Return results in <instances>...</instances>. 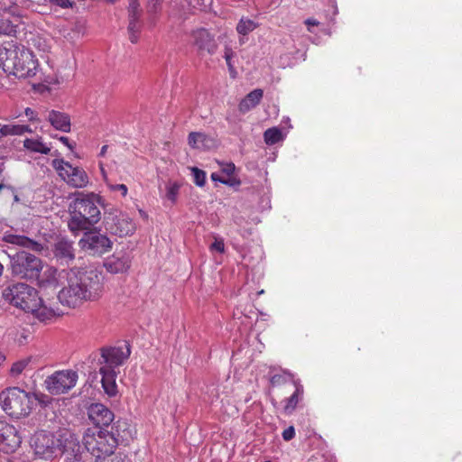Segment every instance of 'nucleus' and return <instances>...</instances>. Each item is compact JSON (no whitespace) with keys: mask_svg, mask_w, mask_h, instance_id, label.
Masks as SVG:
<instances>
[{"mask_svg":"<svg viewBox=\"0 0 462 462\" xmlns=\"http://www.w3.org/2000/svg\"><path fill=\"white\" fill-rule=\"evenodd\" d=\"M66 284L58 293L63 306L77 308L88 300H97L103 291V274L97 268L62 270L59 274Z\"/></svg>","mask_w":462,"mask_h":462,"instance_id":"nucleus-1","label":"nucleus"},{"mask_svg":"<svg viewBox=\"0 0 462 462\" xmlns=\"http://www.w3.org/2000/svg\"><path fill=\"white\" fill-rule=\"evenodd\" d=\"M99 202L100 198L94 193H75V199L69 206L68 221V227L74 236L93 228L100 221Z\"/></svg>","mask_w":462,"mask_h":462,"instance_id":"nucleus-2","label":"nucleus"},{"mask_svg":"<svg viewBox=\"0 0 462 462\" xmlns=\"http://www.w3.org/2000/svg\"><path fill=\"white\" fill-rule=\"evenodd\" d=\"M10 268L13 276L32 281L37 280L40 286L53 284L56 282L57 270L47 268L43 273L47 278H41V272L43 268L42 260L25 250L10 256Z\"/></svg>","mask_w":462,"mask_h":462,"instance_id":"nucleus-3","label":"nucleus"},{"mask_svg":"<svg viewBox=\"0 0 462 462\" xmlns=\"http://www.w3.org/2000/svg\"><path fill=\"white\" fill-rule=\"evenodd\" d=\"M33 404V396L19 387L6 388L0 393V406L9 416L19 419L27 416Z\"/></svg>","mask_w":462,"mask_h":462,"instance_id":"nucleus-4","label":"nucleus"},{"mask_svg":"<svg viewBox=\"0 0 462 462\" xmlns=\"http://www.w3.org/2000/svg\"><path fill=\"white\" fill-rule=\"evenodd\" d=\"M82 443L88 453L95 459H99L114 454L117 447V439L113 434H108L106 429H87L82 437Z\"/></svg>","mask_w":462,"mask_h":462,"instance_id":"nucleus-5","label":"nucleus"},{"mask_svg":"<svg viewBox=\"0 0 462 462\" xmlns=\"http://www.w3.org/2000/svg\"><path fill=\"white\" fill-rule=\"evenodd\" d=\"M2 297L5 301L25 312L36 308L41 302L38 291L23 282L14 283L5 288L2 291Z\"/></svg>","mask_w":462,"mask_h":462,"instance_id":"nucleus-6","label":"nucleus"},{"mask_svg":"<svg viewBox=\"0 0 462 462\" xmlns=\"http://www.w3.org/2000/svg\"><path fill=\"white\" fill-rule=\"evenodd\" d=\"M62 432L60 431L57 435L44 430L35 433L31 440L35 455L46 460L54 457L61 446Z\"/></svg>","mask_w":462,"mask_h":462,"instance_id":"nucleus-7","label":"nucleus"},{"mask_svg":"<svg viewBox=\"0 0 462 462\" xmlns=\"http://www.w3.org/2000/svg\"><path fill=\"white\" fill-rule=\"evenodd\" d=\"M60 451H61L62 462H88V452L82 447L79 436L69 430H63L61 433Z\"/></svg>","mask_w":462,"mask_h":462,"instance_id":"nucleus-8","label":"nucleus"},{"mask_svg":"<svg viewBox=\"0 0 462 462\" xmlns=\"http://www.w3.org/2000/svg\"><path fill=\"white\" fill-rule=\"evenodd\" d=\"M79 241L80 248L93 255H102L112 249L113 242L106 235L95 229L85 230Z\"/></svg>","mask_w":462,"mask_h":462,"instance_id":"nucleus-9","label":"nucleus"},{"mask_svg":"<svg viewBox=\"0 0 462 462\" xmlns=\"http://www.w3.org/2000/svg\"><path fill=\"white\" fill-rule=\"evenodd\" d=\"M51 165L58 171L60 177L69 186L84 188L88 185V177L82 168L73 167L63 159H54Z\"/></svg>","mask_w":462,"mask_h":462,"instance_id":"nucleus-10","label":"nucleus"},{"mask_svg":"<svg viewBox=\"0 0 462 462\" xmlns=\"http://www.w3.org/2000/svg\"><path fill=\"white\" fill-rule=\"evenodd\" d=\"M105 228L112 235L125 236L132 235L135 230V225L128 215L119 211L113 210L105 214Z\"/></svg>","mask_w":462,"mask_h":462,"instance_id":"nucleus-11","label":"nucleus"},{"mask_svg":"<svg viewBox=\"0 0 462 462\" xmlns=\"http://www.w3.org/2000/svg\"><path fill=\"white\" fill-rule=\"evenodd\" d=\"M78 377V374L75 371H57L45 379L44 385L50 393L58 395L67 393L73 388L76 385Z\"/></svg>","mask_w":462,"mask_h":462,"instance_id":"nucleus-12","label":"nucleus"},{"mask_svg":"<svg viewBox=\"0 0 462 462\" xmlns=\"http://www.w3.org/2000/svg\"><path fill=\"white\" fill-rule=\"evenodd\" d=\"M100 354L99 364L102 365L100 368L116 370L129 358L131 348L127 344L119 346H105L100 349Z\"/></svg>","mask_w":462,"mask_h":462,"instance_id":"nucleus-13","label":"nucleus"},{"mask_svg":"<svg viewBox=\"0 0 462 462\" xmlns=\"http://www.w3.org/2000/svg\"><path fill=\"white\" fill-rule=\"evenodd\" d=\"M22 47L17 46L14 42H5L0 45V69L5 72L12 74L15 68L17 60H22L23 62L27 61V57L19 54Z\"/></svg>","mask_w":462,"mask_h":462,"instance_id":"nucleus-14","label":"nucleus"},{"mask_svg":"<svg viewBox=\"0 0 462 462\" xmlns=\"http://www.w3.org/2000/svg\"><path fill=\"white\" fill-rule=\"evenodd\" d=\"M128 33L129 40L132 43H136L142 28L141 16L143 10L140 7L138 0H128Z\"/></svg>","mask_w":462,"mask_h":462,"instance_id":"nucleus-15","label":"nucleus"},{"mask_svg":"<svg viewBox=\"0 0 462 462\" xmlns=\"http://www.w3.org/2000/svg\"><path fill=\"white\" fill-rule=\"evenodd\" d=\"M131 266V255L126 250L116 251L104 261L106 270L113 274L125 273Z\"/></svg>","mask_w":462,"mask_h":462,"instance_id":"nucleus-16","label":"nucleus"},{"mask_svg":"<svg viewBox=\"0 0 462 462\" xmlns=\"http://www.w3.org/2000/svg\"><path fill=\"white\" fill-rule=\"evenodd\" d=\"M19 54H23L27 57V61L17 60L15 62V68L12 75L19 79L32 78L35 76L38 68V60L34 58L32 52L24 47H22Z\"/></svg>","mask_w":462,"mask_h":462,"instance_id":"nucleus-17","label":"nucleus"},{"mask_svg":"<svg viewBox=\"0 0 462 462\" xmlns=\"http://www.w3.org/2000/svg\"><path fill=\"white\" fill-rule=\"evenodd\" d=\"M88 415L93 424L99 428H108L115 420V415L106 405L96 402L88 408Z\"/></svg>","mask_w":462,"mask_h":462,"instance_id":"nucleus-18","label":"nucleus"},{"mask_svg":"<svg viewBox=\"0 0 462 462\" xmlns=\"http://www.w3.org/2000/svg\"><path fill=\"white\" fill-rule=\"evenodd\" d=\"M53 256L60 264H69L75 259L73 242L61 238L56 241L52 249Z\"/></svg>","mask_w":462,"mask_h":462,"instance_id":"nucleus-19","label":"nucleus"},{"mask_svg":"<svg viewBox=\"0 0 462 462\" xmlns=\"http://www.w3.org/2000/svg\"><path fill=\"white\" fill-rule=\"evenodd\" d=\"M18 442L15 428L0 420V448L6 453L12 452L17 447Z\"/></svg>","mask_w":462,"mask_h":462,"instance_id":"nucleus-20","label":"nucleus"},{"mask_svg":"<svg viewBox=\"0 0 462 462\" xmlns=\"http://www.w3.org/2000/svg\"><path fill=\"white\" fill-rule=\"evenodd\" d=\"M192 36L194 45L198 48L199 51H206L208 54H213L216 52V41L214 40V37L206 29L201 28L197 31H194Z\"/></svg>","mask_w":462,"mask_h":462,"instance_id":"nucleus-21","label":"nucleus"},{"mask_svg":"<svg viewBox=\"0 0 462 462\" xmlns=\"http://www.w3.org/2000/svg\"><path fill=\"white\" fill-rule=\"evenodd\" d=\"M189 145L199 151H208L216 147V140L202 132H191L188 136Z\"/></svg>","mask_w":462,"mask_h":462,"instance_id":"nucleus-22","label":"nucleus"},{"mask_svg":"<svg viewBox=\"0 0 462 462\" xmlns=\"http://www.w3.org/2000/svg\"><path fill=\"white\" fill-rule=\"evenodd\" d=\"M50 124L59 131L63 133H69L71 128L70 117L68 114L51 110L47 117Z\"/></svg>","mask_w":462,"mask_h":462,"instance_id":"nucleus-23","label":"nucleus"},{"mask_svg":"<svg viewBox=\"0 0 462 462\" xmlns=\"http://www.w3.org/2000/svg\"><path fill=\"white\" fill-rule=\"evenodd\" d=\"M5 240L7 243L22 246L23 248L30 249L34 252H41L43 249V245L37 241H34L25 236L19 235H6Z\"/></svg>","mask_w":462,"mask_h":462,"instance_id":"nucleus-24","label":"nucleus"},{"mask_svg":"<svg viewBox=\"0 0 462 462\" xmlns=\"http://www.w3.org/2000/svg\"><path fill=\"white\" fill-rule=\"evenodd\" d=\"M99 373L102 375L101 383L106 393L109 396H115L117 393L116 370L99 368Z\"/></svg>","mask_w":462,"mask_h":462,"instance_id":"nucleus-25","label":"nucleus"},{"mask_svg":"<svg viewBox=\"0 0 462 462\" xmlns=\"http://www.w3.org/2000/svg\"><path fill=\"white\" fill-rule=\"evenodd\" d=\"M263 96V91L261 88L254 89L240 101L238 105L239 111L242 114L247 113L260 103Z\"/></svg>","mask_w":462,"mask_h":462,"instance_id":"nucleus-26","label":"nucleus"},{"mask_svg":"<svg viewBox=\"0 0 462 462\" xmlns=\"http://www.w3.org/2000/svg\"><path fill=\"white\" fill-rule=\"evenodd\" d=\"M108 434H113L117 439V445L131 437L132 433L129 429V424L125 420H118L111 425V430Z\"/></svg>","mask_w":462,"mask_h":462,"instance_id":"nucleus-27","label":"nucleus"},{"mask_svg":"<svg viewBox=\"0 0 462 462\" xmlns=\"http://www.w3.org/2000/svg\"><path fill=\"white\" fill-rule=\"evenodd\" d=\"M294 384L295 391L289 398H286L283 401L285 402L283 406V411L285 414H291L303 396V386L300 383H296L295 382Z\"/></svg>","mask_w":462,"mask_h":462,"instance_id":"nucleus-28","label":"nucleus"},{"mask_svg":"<svg viewBox=\"0 0 462 462\" xmlns=\"http://www.w3.org/2000/svg\"><path fill=\"white\" fill-rule=\"evenodd\" d=\"M32 129L29 125H4L0 127V134L3 136L8 135H23L25 133H32Z\"/></svg>","mask_w":462,"mask_h":462,"instance_id":"nucleus-29","label":"nucleus"},{"mask_svg":"<svg viewBox=\"0 0 462 462\" xmlns=\"http://www.w3.org/2000/svg\"><path fill=\"white\" fill-rule=\"evenodd\" d=\"M23 147L33 152H39L42 154H49L51 148L46 146L39 140L26 138L23 141Z\"/></svg>","mask_w":462,"mask_h":462,"instance_id":"nucleus-30","label":"nucleus"},{"mask_svg":"<svg viewBox=\"0 0 462 462\" xmlns=\"http://www.w3.org/2000/svg\"><path fill=\"white\" fill-rule=\"evenodd\" d=\"M28 312H31L36 319L42 322L51 319L54 316L53 310L44 306L42 299L39 305L36 308H32V310H30Z\"/></svg>","mask_w":462,"mask_h":462,"instance_id":"nucleus-31","label":"nucleus"},{"mask_svg":"<svg viewBox=\"0 0 462 462\" xmlns=\"http://www.w3.org/2000/svg\"><path fill=\"white\" fill-rule=\"evenodd\" d=\"M263 139L266 144L273 145L282 140V133L277 127L268 128L263 133Z\"/></svg>","mask_w":462,"mask_h":462,"instance_id":"nucleus-32","label":"nucleus"},{"mask_svg":"<svg viewBox=\"0 0 462 462\" xmlns=\"http://www.w3.org/2000/svg\"><path fill=\"white\" fill-rule=\"evenodd\" d=\"M256 28V23L250 19L241 18L236 25L238 33L246 35Z\"/></svg>","mask_w":462,"mask_h":462,"instance_id":"nucleus-33","label":"nucleus"},{"mask_svg":"<svg viewBox=\"0 0 462 462\" xmlns=\"http://www.w3.org/2000/svg\"><path fill=\"white\" fill-rule=\"evenodd\" d=\"M180 185L178 182L169 181L166 184V193L165 198L171 202V204H175L177 201V198L180 192Z\"/></svg>","mask_w":462,"mask_h":462,"instance_id":"nucleus-34","label":"nucleus"},{"mask_svg":"<svg viewBox=\"0 0 462 462\" xmlns=\"http://www.w3.org/2000/svg\"><path fill=\"white\" fill-rule=\"evenodd\" d=\"M292 377L293 375L289 372L275 374L271 377L270 383L273 386H279L286 383L289 380H292Z\"/></svg>","mask_w":462,"mask_h":462,"instance_id":"nucleus-35","label":"nucleus"},{"mask_svg":"<svg viewBox=\"0 0 462 462\" xmlns=\"http://www.w3.org/2000/svg\"><path fill=\"white\" fill-rule=\"evenodd\" d=\"M194 183L199 187H203L206 183V172L197 167L191 168Z\"/></svg>","mask_w":462,"mask_h":462,"instance_id":"nucleus-36","label":"nucleus"},{"mask_svg":"<svg viewBox=\"0 0 462 462\" xmlns=\"http://www.w3.org/2000/svg\"><path fill=\"white\" fill-rule=\"evenodd\" d=\"M28 363L26 361H18L13 364L10 369V373L14 376H17L23 373Z\"/></svg>","mask_w":462,"mask_h":462,"instance_id":"nucleus-37","label":"nucleus"},{"mask_svg":"<svg viewBox=\"0 0 462 462\" xmlns=\"http://www.w3.org/2000/svg\"><path fill=\"white\" fill-rule=\"evenodd\" d=\"M234 51H232L231 48L229 47H226L225 48V55H224V58L226 60V65L228 67V69L230 72H233L234 71V67L232 65V62H231V60L234 56Z\"/></svg>","mask_w":462,"mask_h":462,"instance_id":"nucleus-38","label":"nucleus"},{"mask_svg":"<svg viewBox=\"0 0 462 462\" xmlns=\"http://www.w3.org/2000/svg\"><path fill=\"white\" fill-rule=\"evenodd\" d=\"M210 249L212 251H217L220 254L225 252V244L223 239L216 238L214 243L210 245Z\"/></svg>","mask_w":462,"mask_h":462,"instance_id":"nucleus-39","label":"nucleus"},{"mask_svg":"<svg viewBox=\"0 0 462 462\" xmlns=\"http://www.w3.org/2000/svg\"><path fill=\"white\" fill-rule=\"evenodd\" d=\"M220 183L234 187V186H239L241 184V181H240V180L233 177L232 175H229L226 178H224L223 180H220Z\"/></svg>","mask_w":462,"mask_h":462,"instance_id":"nucleus-40","label":"nucleus"},{"mask_svg":"<svg viewBox=\"0 0 462 462\" xmlns=\"http://www.w3.org/2000/svg\"><path fill=\"white\" fill-rule=\"evenodd\" d=\"M108 186L113 191H120L123 197L127 195L128 189L125 184H109Z\"/></svg>","mask_w":462,"mask_h":462,"instance_id":"nucleus-41","label":"nucleus"},{"mask_svg":"<svg viewBox=\"0 0 462 462\" xmlns=\"http://www.w3.org/2000/svg\"><path fill=\"white\" fill-rule=\"evenodd\" d=\"M161 7V0H149L147 11L149 13H156Z\"/></svg>","mask_w":462,"mask_h":462,"instance_id":"nucleus-42","label":"nucleus"},{"mask_svg":"<svg viewBox=\"0 0 462 462\" xmlns=\"http://www.w3.org/2000/svg\"><path fill=\"white\" fill-rule=\"evenodd\" d=\"M50 4L57 5L61 8H69L72 6L70 0H49Z\"/></svg>","mask_w":462,"mask_h":462,"instance_id":"nucleus-43","label":"nucleus"},{"mask_svg":"<svg viewBox=\"0 0 462 462\" xmlns=\"http://www.w3.org/2000/svg\"><path fill=\"white\" fill-rule=\"evenodd\" d=\"M295 436V430L293 426H290L285 429L282 432V438L284 440L289 441L292 439Z\"/></svg>","mask_w":462,"mask_h":462,"instance_id":"nucleus-44","label":"nucleus"},{"mask_svg":"<svg viewBox=\"0 0 462 462\" xmlns=\"http://www.w3.org/2000/svg\"><path fill=\"white\" fill-rule=\"evenodd\" d=\"M236 170V166L234 163L232 162H229V163H226L223 167H222V171L224 173H226L227 176L229 175H232L234 173Z\"/></svg>","mask_w":462,"mask_h":462,"instance_id":"nucleus-45","label":"nucleus"},{"mask_svg":"<svg viewBox=\"0 0 462 462\" xmlns=\"http://www.w3.org/2000/svg\"><path fill=\"white\" fill-rule=\"evenodd\" d=\"M204 1L205 0H186L188 5H191L193 7H198V6H201V5L206 6V5L204 4Z\"/></svg>","mask_w":462,"mask_h":462,"instance_id":"nucleus-46","label":"nucleus"},{"mask_svg":"<svg viewBox=\"0 0 462 462\" xmlns=\"http://www.w3.org/2000/svg\"><path fill=\"white\" fill-rule=\"evenodd\" d=\"M59 140L66 145L68 148H69L71 151L74 149V145L70 143L69 138L67 136H60Z\"/></svg>","mask_w":462,"mask_h":462,"instance_id":"nucleus-47","label":"nucleus"},{"mask_svg":"<svg viewBox=\"0 0 462 462\" xmlns=\"http://www.w3.org/2000/svg\"><path fill=\"white\" fill-rule=\"evenodd\" d=\"M24 114H25L26 116L29 117L30 121H34L35 120V116H35V112L32 108H30V107L25 108Z\"/></svg>","mask_w":462,"mask_h":462,"instance_id":"nucleus-48","label":"nucleus"},{"mask_svg":"<svg viewBox=\"0 0 462 462\" xmlns=\"http://www.w3.org/2000/svg\"><path fill=\"white\" fill-rule=\"evenodd\" d=\"M305 24H307L308 26H316L319 24V22L313 18H308L305 21Z\"/></svg>","mask_w":462,"mask_h":462,"instance_id":"nucleus-49","label":"nucleus"},{"mask_svg":"<svg viewBox=\"0 0 462 462\" xmlns=\"http://www.w3.org/2000/svg\"><path fill=\"white\" fill-rule=\"evenodd\" d=\"M211 179H212V180H213V181H218V182H220V180H223V179H224V178H221V177H219V175H218L217 173L213 172V173L211 174Z\"/></svg>","mask_w":462,"mask_h":462,"instance_id":"nucleus-50","label":"nucleus"},{"mask_svg":"<svg viewBox=\"0 0 462 462\" xmlns=\"http://www.w3.org/2000/svg\"><path fill=\"white\" fill-rule=\"evenodd\" d=\"M108 457H100L99 459H95V462H112Z\"/></svg>","mask_w":462,"mask_h":462,"instance_id":"nucleus-51","label":"nucleus"},{"mask_svg":"<svg viewBox=\"0 0 462 462\" xmlns=\"http://www.w3.org/2000/svg\"><path fill=\"white\" fill-rule=\"evenodd\" d=\"M107 147H108L107 145H103V146H102L101 151H100V155H101V156H104V155H105V153H106V150H107Z\"/></svg>","mask_w":462,"mask_h":462,"instance_id":"nucleus-52","label":"nucleus"},{"mask_svg":"<svg viewBox=\"0 0 462 462\" xmlns=\"http://www.w3.org/2000/svg\"><path fill=\"white\" fill-rule=\"evenodd\" d=\"M21 3L23 5H29L32 3V1L31 0H21Z\"/></svg>","mask_w":462,"mask_h":462,"instance_id":"nucleus-53","label":"nucleus"},{"mask_svg":"<svg viewBox=\"0 0 462 462\" xmlns=\"http://www.w3.org/2000/svg\"><path fill=\"white\" fill-rule=\"evenodd\" d=\"M115 460H116V462H125V460H124L123 458L118 457H116L115 458Z\"/></svg>","mask_w":462,"mask_h":462,"instance_id":"nucleus-54","label":"nucleus"},{"mask_svg":"<svg viewBox=\"0 0 462 462\" xmlns=\"http://www.w3.org/2000/svg\"><path fill=\"white\" fill-rule=\"evenodd\" d=\"M14 200L15 202H19V201H20V199H19L18 195H16V194H15V195L14 196Z\"/></svg>","mask_w":462,"mask_h":462,"instance_id":"nucleus-55","label":"nucleus"},{"mask_svg":"<svg viewBox=\"0 0 462 462\" xmlns=\"http://www.w3.org/2000/svg\"><path fill=\"white\" fill-rule=\"evenodd\" d=\"M4 171V163H0V175Z\"/></svg>","mask_w":462,"mask_h":462,"instance_id":"nucleus-56","label":"nucleus"},{"mask_svg":"<svg viewBox=\"0 0 462 462\" xmlns=\"http://www.w3.org/2000/svg\"><path fill=\"white\" fill-rule=\"evenodd\" d=\"M5 186L3 184L0 183V190L4 188Z\"/></svg>","mask_w":462,"mask_h":462,"instance_id":"nucleus-57","label":"nucleus"},{"mask_svg":"<svg viewBox=\"0 0 462 462\" xmlns=\"http://www.w3.org/2000/svg\"><path fill=\"white\" fill-rule=\"evenodd\" d=\"M2 137H4V136H3V134H0V139H1Z\"/></svg>","mask_w":462,"mask_h":462,"instance_id":"nucleus-58","label":"nucleus"}]
</instances>
